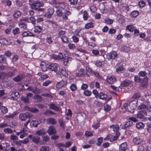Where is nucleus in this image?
Returning a JSON list of instances; mask_svg holds the SVG:
<instances>
[{"label":"nucleus","mask_w":151,"mask_h":151,"mask_svg":"<svg viewBox=\"0 0 151 151\" xmlns=\"http://www.w3.org/2000/svg\"><path fill=\"white\" fill-rule=\"evenodd\" d=\"M44 5V4L42 1H40L37 0L32 4L31 7L32 9L36 10L39 8L43 6Z\"/></svg>","instance_id":"f257e3e1"},{"label":"nucleus","mask_w":151,"mask_h":151,"mask_svg":"<svg viewBox=\"0 0 151 151\" xmlns=\"http://www.w3.org/2000/svg\"><path fill=\"white\" fill-rule=\"evenodd\" d=\"M59 65L57 63H53L48 66V70L50 71H54L57 73H58Z\"/></svg>","instance_id":"f03ea898"},{"label":"nucleus","mask_w":151,"mask_h":151,"mask_svg":"<svg viewBox=\"0 0 151 151\" xmlns=\"http://www.w3.org/2000/svg\"><path fill=\"white\" fill-rule=\"evenodd\" d=\"M32 116V115L29 113L26 112L19 114V118L21 121H25L27 118H30Z\"/></svg>","instance_id":"7ed1b4c3"},{"label":"nucleus","mask_w":151,"mask_h":151,"mask_svg":"<svg viewBox=\"0 0 151 151\" xmlns=\"http://www.w3.org/2000/svg\"><path fill=\"white\" fill-rule=\"evenodd\" d=\"M147 115L146 111L145 110H142L138 111L136 114V117L138 119H144Z\"/></svg>","instance_id":"20e7f679"},{"label":"nucleus","mask_w":151,"mask_h":151,"mask_svg":"<svg viewBox=\"0 0 151 151\" xmlns=\"http://www.w3.org/2000/svg\"><path fill=\"white\" fill-rule=\"evenodd\" d=\"M137 104V102L136 101L134 100L131 101L129 104V107L130 108L128 110V111L131 113H133L134 112V110L136 108Z\"/></svg>","instance_id":"39448f33"},{"label":"nucleus","mask_w":151,"mask_h":151,"mask_svg":"<svg viewBox=\"0 0 151 151\" xmlns=\"http://www.w3.org/2000/svg\"><path fill=\"white\" fill-rule=\"evenodd\" d=\"M117 54L116 51H112L106 55V58L108 60H113L116 58Z\"/></svg>","instance_id":"423d86ee"},{"label":"nucleus","mask_w":151,"mask_h":151,"mask_svg":"<svg viewBox=\"0 0 151 151\" xmlns=\"http://www.w3.org/2000/svg\"><path fill=\"white\" fill-rule=\"evenodd\" d=\"M28 137L30 138L32 142L36 144H38L40 141V137L37 136H32L30 135H29Z\"/></svg>","instance_id":"0eeeda50"},{"label":"nucleus","mask_w":151,"mask_h":151,"mask_svg":"<svg viewBox=\"0 0 151 151\" xmlns=\"http://www.w3.org/2000/svg\"><path fill=\"white\" fill-rule=\"evenodd\" d=\"M67 83L66 81L62 80L57 83L56 87L58 88H61L62 87H65L66 86Z\"/></svg>","instance_id":"6e6552de"},{"label":"nucleus","mask_w":151,"mask_h":151,"mask_svg":"<svg viewBox=\"0 0 151 151\" xmlns=\"http://www.w3.org/2000/svg\"><path fill=\"white\" fill-rule=\"evenodd\" d=\"M47 131L49 135L54 134L57 132L55 128L52 126H50Z\"/></svg>","instance_id":"1a4fd4ad"},{"label":"nucleus","mask_w":151,"mask_h":151,"mask_svg":"<svg viewBox=\"0 0 151 151\" xmlns=\"http://www.w3.org/2000/svg\"><path fill=\"white\" fill-rule=\"evenodd\" d=\"M119 135H117L116 136H113L111 134H109L104 139V140H108L109 139L111 142L116 140L118 138V136Z\"/></svg>","instance_id":"9d476101"},{"label":"nucleus","mask_w":151,"mask_h":151,"mask_svg":"<svg viewBox=\"0 0 151 151\" xmlns=\"http://www.w3.org/2000/svg\"><path fill=\"white\" fill-rule=\"evenodd\" d=\"M116 78L114 76H108L107 79L106 81L110 84H112L116 81Z\"/></svg>","instance_id":"9b49d317"},{"label":"nucleus","mask_w":151,"mask_h":151,"mask_svg":"<svg viewBox=\"0 0 151 151\" xmlns=\"http://www.w3.org/2000/svg\"><path fill=\"white\" fill-rule=\"evenodd\" d=\"M132 124L133 122L132 121L129 120L127 121H126L125 124L122 126V128L124 129H126L132 126Z\"/></svg>","instance_id":"f8f14e48"},{"label":"nucleus","mask_w":151,"mask_h":151,"mask_svg":"<svg viewBox=\"0 0 151 151\" xmlns=\"http://www.w3.org/2000/svg\"><path fill=\"white\" fill-rule=\"evenodd\" d=\"M46 122L48 124L55 125L57 124V121L52 117H50L47 119Z\"/></svg>","instance_id":"ddd939ff"},{"label":"nucleus","mask_w":151,"mask_h":151,"mask_svg":"<svg viewBox=\"0 0 151 151\" xmlns=\"http://www.w3.org/2000/svg\"><path fill=\"white\" fill-rule=\"evenodd\" d=\"M51 2L53 4L56 5V6H58L57 7L63 8L64 6L63 2H57L56 0H52Z\"/></svg>","instance_id":"4468645a"},{"label":"nucleus","mask_w":151,"mask_h":151,"mask_svg":"<svg viewBox=\"0 0 151 151\" xmlns=\"http://www.w3.org/2000/svg\"><path fill=\"white\" fill-rule=\"evenodd\" d=\"M49 108L56 111H58L60 110V109L55 104L53 103H51L48 105Z\"/></svg>","instance_id":"2eb2a0df"},{"label":"nucleus","mask_w":151,"mask_h":151,"mask_svg":"<svg viewBox=\"0 0 151 151\" xmlns=\"http://www.w3.org/2000/svg\"><path fill=\"white\" fill-rule=\"evenodd\" d=\"M54 12V11L53 9L49 8L48 9L47 12L45 14V16L46 17L50 18L51 17Z\"/></svg>","instance_id":"dca6fc26"},{"label":"nucleus","mask_w":151,"mask_h":151,"mask_svg":"<svg viewBox=\"0 0 151 151\" xmlns=\"http://www.w3.org/2000/svg\"><path fill=\"white\" fill-rule=\"evenodd\" d=\"M110 128L113 129V130L114 132H116V134L117 135H119V133L117 132L119 129V127L118 124L110 126Z\"/></svg>","instance_id":"f3484780"},{"label":"nucleus","mask_w":151,"mask_h":151,"mask_svg":"<svg viewBox=\"0 0 151 151\" xmlns=\"http://www.w3.org/2000/svg\"><path fill=\"white\" fill-rule=\"evenodd\" d=\"M127 150V145L126 142L123 143L119 147L120 151H126Z\"/></svg>","instance_id":"a211bd4d"},{"label":"nucleus","mask_w":151,"mask_h":151,"mask_svg":"<svg viewBox=\"0 0 151 151\" xmlns=\"http://www.w3.org/2000/svg\"><path fill=\"white\" fill-rule=\"evenodd\" d=\"M72 59L71 57H65L63 60L64 65L67 66L68 63H70Z\"/></svg>","instance_id":"6ab92c4d"},{"label":"nucleus","mask_w":151,"mask_h":151,"mask_svg":"<svg viewBox=\"0 0 151 151\" xmlns=\"http://www.w3.org/2000/svg\"><path fill=\"white\" fill-rule=\"evenodd\" d=\"M40 65L42 70L43 71H46L48 69V66L46 63L43 62H42L40 64Z\"/></svg>","instance_id":"aec40b11"},{"label":"nucleus","mask_w":151,"mask_h":151,"mask_svg":"<svg viewBox=\"0 0 151 151\" xmlns=\"http://www.w3.org/2000/svg\"><path fill=\"white\" fill-rule=\"evenodd\" d=\"M47 132L46 130L44 128H42L37 131L36 134L39 136H42L45 134Z\"/></svg>","instance_id":"412c9836"},{"label":"nucleus","mask_w":151,"mask_h":151,"mask_svg":"<svg viewBox=\"0 0 151 151\" xmlns=\"http://www.w3.org/2000/svg\"><path fill=\"white\" fill-rule=\"evenodd\" d=\"M22 35L23 37H35V35L33 34L32 33L30 32L29 31H25L23 32L22 34Z\"/></svg>","instance_id":"4be33fe9"},{"label":"nucleus","mask_w":151,"mask_h":151,"mask_svg":"<svg viewBox=\"0 0 151 151\" xmlns=\"http://www.w3.org/2000/svg\"><path fill=\"white\" fill-rule=\"evenodd\" d=\"M24 76L23 75H19L16 77L14 78L13 80L15 82H19L22 81L24 78Z\"/></svg>","instance_id":"5701e85b"},{"label":"nucleus","mask_w":151,"mask_h":151,"mask_svg":"<svg viewBox=\"0 0 151 151\" xmlns=\"http://www.w3.org/2000/svg\"><path fill=\"white\" fill-rule=\"evenodd\" d=\"M43 114L48 116H50L52 115L55 114V113L54 112L48 109L46 110Z\"/></svg>","instance_id":"b1692460"},{"label":"nucleus","mask_w":151,"mask_h":151,"mask_svg":"<svg viewBox=\"0 0 151 151\" xmlns=\"http://www.w3.org/2000/svg\"><path fill=\"white\" fill-rule=\"evenodd\" d=\"M10 96L12 99H16L19 96V92H13L11 94Z\"/></svg>","instance_id":"393cba45"},{"label":"nucleus","mask_w":151,"mask_h":151,"mask_svg":"<svg viewBox=\"0 0 151 151\" xmlns=\"http://www.w3.org/2000/svg\"><path fill=\"white\" fill-rule=\"evenodd\" d=\"M33 99L35 100L36 102H40L42 101L43 99L41 96L36 95L34 96Z\"/></svg>","instance_id":"a878e982"},{"label":"nucleus","mask_w":151,"mask_h":151,"mask_svg":"<svg viewBox=\"0 0 151 151\" xmlns=\"http://www.w3.org/2000/svg\"><path fill=\"white\" fill-rule=\"evenodd\" d=\"M99 96L100 99L104 100H106L107 98V95L102 92L100 93L99 94Z\"/></svg>","instance_id":"bb28decb"},{"label":"nucleus","mask_w":151,"mask_h":151,"mask_svg":"<svg viewBox=\"0 0 151 151\" xmlns=\"http://www.w3.org/2000/svg\"><path fill=\"white\" fill-rule=\"evenodd\" d=\"M58 73L60 75H62L66 77L68 76V75L67 72L65 70L62 68L60 69Z\"/></svg>","instance_id":"cd10ccee"},{"label":"nucleus","mask_w":151,"mask_h":151,"mask_svg":"<svg viewBox=\"0 0 151 151\" xmlns=\"http://www.w3.org/2000/svg\"><path fill=\"white\" fill-rule=\"evenodd\" d=\"M26 109L27 110L34 113H37L39 111V109L36 108H30L27 107L26 108Z\"/></svg>","instance_id":"c85d7f7f"},{"label":"nucleus","mask_w":151,"mask_h":151,"mask_svg":"<svg viewBox=\"0 0 151 151\" xmlns=\"http://www.w3.org/2000/svg\"><path fill=\"white\" fill-rule=\"evenodd\" d=\"M143 141L139 137L134 138L133 139V142L136 145H139Z\"/></svg>","instance_id":"c756f323"},{"label":"nucleus","mask_w":151,"mask_h":151,"mask_svg":"<svg viewBox=\"0 0 151 151\" xmlns=\"http://www.w3.org/2000/svg\"><path fill=\"white\" fill-rule=\"evenodd\" d=\"M131 82L128 80H125L121 83V86L124 87H126L130 84Z\"/></svg>","instance_id":"7c9ffc66"},{"label":"nucleus","mask_w":151,"mask_h":151,"mask_svg":"<svg viewBox=\"0 0 151 151\" xmlns=\"http://www.w3.org/2000/svg\"><path fill=\"white\" fill-rule=\"evenodd\" d=\"M42 27L39 26H35V27L34 32L35 33L39 34L42 31Z\"/></svg>","instance_id":"2f4dec72"},{"label":"nucleus","mask_w":151,"mask_h":151,"mask_svg":"<svg viewBox=\"0 0 151 151\" xmlns=\"http://www.w3.org/2000/svg\"><path fill=\"white\" fill-rule=\"evenodd\" d=\"M60 126L62 129H64L65 128V122L62 119H59L58 120Z\"/></svg>","instance_id":"473e14b6"},{"label":"nucleus","mask_w":151,"mask_h":151,"mask_svg":"<svg viewBox=\"0 0 151 151\" xmlns=\"http://www.w3.org/2000/svg\"><path fill=\"white\" fill-rule=\"evenodd\" d=\"M19 27L21 28L26 29L27 27V25L25 23L21 21L19 24Z\"/></svg>","instance_id":"72a5a7b5"},{"label":"nucleus","mask_w":151,"mask_h":151,"mask_svg":"<svg viewBox=\"0 0 151 151\" xmlns=\"http://www.w3.org/2000/svg\"><path fill=\"white\" fill-rule=\"evenodd\" d=\"M136 127L138 129H140L143 128L144 127L145 125L142 122H139L136 124Z\"/></svg>","instance_id":"f704fd0d"},{"label":"nucleus","mask_w":151,"mask_h":151,"mask_svg":"<svg viewBox=\"0 0 151 151\" xmlns=\"http://www.w3.org/2000/svg\"><path fill=\"white\" fill-rule=\"evenodd\" d=\"M3 132L5 134H11L13 132V131L11 129L8 128H4V129Z\"/></svg>","instance_id":"c9c22d12"},{"label":"nucleus","mask_w":151,"mask_h":151,"mask_svg":"<svg viewBox=\"0 0 151 151\" xmlns=\"http://www.w3.org/2000/svg\"><path fill=\"white\" fill-rule=\"evenodd\" d=\"M40 151H49L48 147L46 146H42L40 149Z\"/></svg>","instance_id":"e433bc0d"},{"label":"nucleus","mask_w":151,"mask_h":151,"mask_svg":"<svg viewBox=\"0 0 151 151\" xmlns=\"http://www.w3.org/2000/svg\"><path fill=\"white\" fill-rule=\"evenodd\" d=\"M93 27V24L92 22L88 23L86 24L85 26V28L86 29H88Z\"/></svg>","instance_id":"4c0bfd02"},{"label":"nucleus","mask_w":151,"mask_h":151,"mask_svg":"<svg viewBox=\"0 0 151 151\" xmlns=\"http://www.w3.org/2000/svg\"><path fill=\"white\" fill-rule=\"evenodd\" d=\"M15 71V69H13L12 71L9 72L6 74V76L8 77H11L12 76L14 75Z\"/></svg>","instance_id":"58836bf2"},{"label":"nucleus","mask_w":151,"mask_h":151,"mask_svg":"<svg viewBox=\"0 0 151 151\" xmlns=\"http://www.w3.org/2000/svg\"><path fill=\"white\" fill-rule=\"evenodd\" d=\"M148 107L145 104H140V105L138 106V108L139 109H147Z\"/></svg>","instance_id":"ea45409f"},{"label":"nucleus","mask_w":151,"mask_h":151,"mask_svg":"<svg viewBox=\"0 0 151 151\" xmlns=\"http://www.w3.org/2000/svg\"><path fill=\"white\" fill-rule=\"evenodd\" d=\"M1 112L4 114H5L8 112V109L5 106H1Z\"/></svg>","instance_id":"a19ab883"},{"label":"nucleus","mask_w":151,"mask_h":151,"mask_svg":"<svg viewBox=\"0 0 151 151\" xmlns=\"http://www.w3.org/2000/svg\"><path fill=\"white\" fill-rule=\"evenodd\" d=\"M43 142L44 144H45L50 139L49 137L47 136H44L42 137Z\"/></svg>","instance_id":"79ce46f5"},{"label":"nucleus","mask_w":151,"mask_h":151,"mask_svg":"<svg viewBox=\"0 0 151 151\" xmlns=\"http://www.w3.org/2000/svg\"><path fill=\"white\" fill-rule=\"evenodd\" d=\"M21 100L26 104H28L29 102V99L26 96H22L21 97Z\"/></svg>","instance_id":"37998d69"},{"label":"nucleus","mask_w":151,"mask_h":151,"mask_svg":"<svg viewBox=\"0 0 151 151\" xmlns=\"http://www.w3.org/2000/svg\"><path fill=\"white\" fill-rule=\"evenodd\" d=\"M126 29L130 32H133L135 29L134 27L132 25H129L127 26Z\"/></svg>","instance_id":"c03bdc74"},{"label":"nucleus","mask_w":151,"mask_h":151,"mask_svg":"<svg viewBox=\"0 0 151 151\" xmlns=\"http://www.w3.org/2000/svg\"><path fill=\"white\" fill-rule=\"evenodd\" d=\"M62 41L64 43H67L69 42V41L67 37L65 36H63L61 37Z\"/></svg>","instance_id":"a18cd8bd"},{"label":"nucleus","mask_w":151,"mask_h":151,"mask_svg":"<svg viewBox=\"0 0 151 151\" xmlns=\"http://www.w3.org/2000/svg\"><path fill=\"white\" fill-rule=\"evenodd\" d=\"M13 33L14 35H18L20 33V30L19 28L17 27L13 30Z\"/></svg>","instance_id":"49530a36"},{"label":"nucleus","mask_w":151,"mask_h":151,"mask_svg":"<svg viewBox=\"0 0 151 151\" xmlns=\"http://www.w3.org/2000/svg\"><path fill=\"white\" fill-rule=\"evenodd\" d=\"M40 90L37 87L33 88L32 92L35 94H37L40 93Z\"/></svg>","instance_id":"de8ad7c7"},{"label":"nucleus","mask_w":151,"mask_h":151,"mask_svg":"<svg viewBox=\"0 0 151 151\" xmlns=\"http://www.w3.org/2000/svg\"><path fill=\"white\" fill-rule=\"evenodd\" d=\"M91 73L93 75H94L98 79H100L101 78V76L100 75L98 72H94L93 71H92Z\"/></svg>","instance_id":"09e8293b"},{"label":"nucleus","mask_w":151,"mask_h":151,"mask_svg":"<svg viewBox=\"0 0 151 151\" xmlns=\"http://www.w3.org/2000/svg\"><path fill=\"white\" fill-rule=\"evenodd\" d=\"M139 12L137 11H133L131 13V15L132 17H135L138 16Z\"/></svg>","instance_id":"8fccbe9b"},{"label":"nucleus","mask_w":151,"mask_h":151,"mask_svg":"<svg viewBox=\"0 0 151 151\" xmlns=\"http://www.w3.org/2000/svg\"><path fill=\"white\" fill-rule=\"evenodd\" d=\"M147 74V73L143 71H140L139 73V76L140 77H145Z\"/></svg>","instance_id":"3c124183"},{"label":"nucleus","mask_w":151,"mask_h":151,"mask_svg":"<svg viewBox=\"0 0 151 151\" xmlns=\"http://www.w3.org/2000/svg\"><path fill=\"white\" fill-rule=\"evenodd\" d=\"M147 130L149 133L151 132V122H148L147 124Z\"/></svg>","instance_id":"603ef678"},{"label":"nucleus","mask_w":151,"mask_h":151,"mask_svg":"<svg viewBox=\"0 0 151 151\" xmlns=\"http://www.w3.org/2000/svg\"><path fill=\"white\" fill-rule=\"evenodd\" d=\"M70 88L72 91H75L77 89L76 86L75 84H72L70 87Z\"/></svg>","instance_id":"864d4df0"},{"label":"nucleus","mask_w":151,"mask_h":151,"mask_svg":"<svg viewBox=\"0 0 151 151\" xmlns=\"http://www.w3.org/2000/svg\"><path fill=\"white\" fill-rule=\"evenodd\" d=\"M83 93L84 95L86 96H89L91 94V92L88 90H85Z\"/></svg>","instance_id":"5fc2aeb1"},{"label":"nucleus","mask_w":151,"mask_h":151,"mask_svg":"<svg viewBox=\"0 0 151 151\" xmlns=\"http://www.w3.org/2000/svg\"><path fill=\"white\" fill-rule=\"evenodd\" d=\"M21 15V12L19 11H17L14 14L13 16L15 18H17L19 17Z\"/></svg>","instance_id":"6e6d98bb"},{"label":"nucleus","mask_w":151,"mask_h":151,"mask_svg":"<svg viewBox=\"0 0 151 151\" xmlns=\"http://www.w3.org/2000/svg\"><path fill=\"white\" fill-rule=\"evenodd\" d=\"M103 142V138L102 137H100L98 138L97 140V145L98 146H100Z\"/></svg>","instance_id":"4d7b16f0"},{"label":"nucleus","mask_w":151,"mask_h":151,"mask_svg":"<svg viewBox=\"0 0 151 151\" xmlns=\"http://www.w3.org/2000/svg\"><path fill=\"white\" fill-rule=\"evenodd\" d=\"M148 79V78L147 76L145 77L144 78V82L145 84H142V86L146 87L147 86V83Z\"/></svg>","instance_id":"13d9d810"},{"label":"nucleus","mask_w":151,"mask_h":151,"mask_svg":"<svg viewBox=\"0 0 151 151\" xmlns=\"http://www.w3.org/2000/svg\"><path fill=\"white\" fill-rule=\"evenodd\" d=\"M2 2L4 4H6L7 5L10 6L11 4V1L9 0H2Z\"/></svg>","instance_id":"bf43d9fd"},{"label":"nucleus","mask_w":151,"mask_h":151,"mask_svg":"<svg viewBox=\"0 0 151 151\" xmlns=\"http://www.w3.org/2000/svg\"><path fill=\"white\" fill-rule=\"evenodd\" d=\"M88 15L86 11H84L83 12V18L84 20H86L88 19Z\"/></svg>","instance_id":"052dcab7"},{"label":"nucleus","mask_w":151,"mask_h":151,"mask_svg":"<svg viewBox=\"0 0 151 151\" xmlns=\"http://www.w3.org/2000/svg\"><path fill=\"white\" fill-rule=\"evenodd\" d=\"M124 68L122 66L120 65L118 68H116V71L117 73H119L120 72L123 70Z\"/></svg>","instance_id":"680f3d73"},{"label":"nucleus","mask_w":151,"mask_h":151,"mask_svg":"<svg viewBox=\"0 0 151 151\" xmlns=\"http://www.w3.org/2000/svg\"><path fill=\"white\" fill-rule=\"evenodd\" d=\"M141 80V78L138 76H136L134 77V81L135 82L137 83H139L140 82Z\"/></svg>","instance_id":"e2e57ef3"},{"label":"nucleus","mask_w":151,"mask_h":151,"mask_svg":"<svg viewBox=\"0 0 151 151\" xmlns=\"http://www.w3.org/2000/svg\"><path fill=\"white\" fill-rule=\"evenodd\" d=\"M141 94L140 93H136L133 95L132 98L134 99H137L139 98Z\"/></svg>","instance_id":"0e129e2a"},{"label":"nucleus","mask_w":151,"mask_h":151,"mask_svg":"<svg viewBox=\"0 0 151 151\" xmlns=\"http://www.w3.org/2000/svg\"><path fill=\"white\" fill-rule=\"evenodd\" d=\"M104 21L105 23L109 24H111L113 22V21L112 20L109 19H106Z\"/></svg>","instance_id":"69168bd1"},{"label":"nucleus","mask_w":151,"mask_h":151,"mask_svg":"<svg viewBox=\"0 0 151 151\" xmlns=\"http://www.w3.org/2000/svg\"><path fill=\"white\" fill-rule=\"evenodd\" d=\"M52 82L50 81H47L43 83L42 85L43 86H47L51 83Z\"/></svg>","instance_id":"338daca9"},{"label":"nucleus","mask_w":151,"mask_h":151,"mask_svg":"<svg viewBox=\"0 0 151 151\" xmlns=\"http://www.w3.org/2000/svg\"><path fill=\"white\" fill-rule=\"evenodd\" d=\"M111 109V106L107 104L104 106V109L106 111H109Z\"/></svg>","instance_id":"774afa93"}]
</instances>
